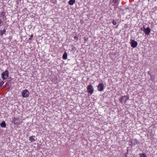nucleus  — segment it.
<instances>
[{"label":"nucleus","mask_w":157,"mask_h":157,"mask_svg":"<svg viewBox=\"0 0 157 157\" xmlns=\"http://www.w3.org/2000/svg\"><path fill=\"white\" fill-rule=\"evenodd\" d=\"M9 72L7 70H6L3 72L1 74L2 78H7L9 77Z\"/></svg>","instance_id":"1"},{"label":"nucleus","mask_w":157,"mask_h":157,"mask_svg":"<svg viewBox=\"0 0 157 157\" xmlns=\"http://www.w3.org/2000/svg\"><path fill=\"white\" fill-rule=\"evenodd\" d=\"M87 90L88 93L90 95L93 94L94 90L93 86L91 85L88 86L87 88Z\"/></svg>","instance_id":"2"},{"label":"nucleus","mask_w":157,"mask_h":157,"mask_svg":"<svg viewBox=\"0 0 157 157\" xmlns=\"http://www.w3.org/2000/svg\"><path fill=\"white\" fill-rule=\"evenodd\" d=\"M22 96L24 98H27L29 95V92L27 90L25 89L22 91Z\"/></svg>","instance_id":"3"},{"label":"nucleus","mask_w":157,"mask_h":157,"mask_svg":"<svg viewBox=\"0 0 157 157\" xmlns=\"http://www.w3.org/2000/svg\"><path fill=\"white\" fill-rule=\"evenodd\" d=\"M138 144V141L136 139H131L129 142V144L131 146L137 144Z\"/></svg>","instance_id":"4"},{"label":"nucleus","mask_w":157,"mask_h":157,"mask_svg":"<svg viewBox=\"0 0 157 157\" xmlns=\"http://www.w3.org/2000/svg\"><path fill=\"white\" fill-rule=\"evenodd\" d=\"M130 44L131 47L133 48H136L137 45V42L133 40H130Z\"/></svg>","instance_id":"5"},{"label":"nucleus","mask_w":157,"mask_h":157,"mask_svg":"<svg viewBox=\"0 0 157 157\" xmlns=\"http://www.w3.org/2000/svg\"><path fill=\"white\" fill-rule=\"evenodd\" d=\"M6 12L4 11H2L0 13V17L2 18L3 21H5L6 20V17L5 16Z\"/></svg>","instance_id":"6"},{"label":"nucleus","mask_w":157,"mask_h":157,"mask_svg":"<svg viewBox=\"0 0 157 157\" xmlns=\"http://www.w3.org/2000/svg\"><path fill=\"white\" fill-rule=\"evenodd\" d=\"M98 90L99 91H102L104 89V86L103 83H101L99 84L98 86Z\"/></svg>","instance_id":"7"},{"label":"nucleus","mask_w":157,"mask_h":157,"mask_svg":"<svg viewBox=\"0 0 157 157\" xmlns=\"http://www.w3.org/2000/svg\"><path fill=\"white\" fill-rule=\"evenodd\" d=\"M143 31L145 34L147 35H149L151 32V30L148 27L147 28H144Z\"/></svg>","instance_id":"8"},{"label":"nucleus","mask_w":157,"mask_h":157,"mask_svg":"<svg viewBox=\"0 0 157 157\" xmlns=\"http://www.w3.org/2000/svg\"><path fill=\"white\" fill-rule=\"evenodd\" d=\"M120 0H113V1H110V4H111L113 2L114 3V4L113 5V6H114L113 8H114V6L116 5H117L118 4V2Z\"/></svg>","instance_id":"9"},{"label":"nucleus","mask_w":157,"mask_h":157,"mask_svg":"<svg viewBox=\"0 0 157 157\" xmlns=\"http://www.w3.org/2000/svg\"><path fill=\"white\" fill-rule=\"evenodd\" d=\"M18 118L16 117H13L12 118V122L15 125H17L19 124V123L18 122Z\"/></svg>","instance_id":"10"},{"label":"nucleus","mask_w":157,"mask_h":157,"mask_svg":"<svg viewBox=\"0 0 157 157\" xmlns=\"http://www.w3.org/2000/svg\"><path fill=\"white\" fill-rule=\"evenodd\" d=\"M36 139L37 138L34 136H32L29 138V140L32 142H34Z\"/></svg>","instance_id":"11"},{"label":"nucleus","mask_w":157,"mask_h":157,"mask_svg":"<svg viewBox=\"0 0 157 157\" xmlns=\"http://www.w3.org/2000/svg\"><path fill=\"white\" fill-rule=\"evenodd\" d=\"M0 126L2 127L5 128L6 127V124L5 121H2L0 124Z\"/></svg>","instance_id":"12"},{"label":"nucleus","mask_w":157,"mask_h":157,"mask_svg":"<svg viewBox=\"0 0 157 157\" xmlns=\"http://www.w3.org/2000/svg\"><path fill=\"white\" fill-rule=\"evenodd\" d=\"M75 3V0H70L68 2L69 4L70 5H72Z\"/></svg>","instance_id":"13"},{"label":"nucleus","mask_w":157,"mask_h":157,"mask_svg":"<svg viewBox=\"0 0 157 157\" xmlns=\"http://www.w3.org/2000/svg\"><path fill=\"white\" fill-rule=\"evenodd\" d=\"M6 30L5 29H4L0 31V35L2 36L6 33Z\"/></svg>","instance_id":"14"},{"label":"nucleus","mask_w":157,"mask_h":157,"mask_svg":"<svg viewBox=\"0 0 157 157\" xmlns=\"http://www.w3.org/2000/svg\"><path fill=\"white\" fill-rule=\"evenodd\" d=\"M67 54L66 52H64L63 56V59H67Z\"/></svg>","instance_id":"15"},{"label":"nucleus","mask_w":157,"mask_h":157,"mask_svg":"<svg viewBox=\"0 0 157 157\" xmlns=\"http://www.w3.org/2000/svg\"><path fill=\"white\" fill-rule=\"evenodd\" d=\"M140 157H147V156L145 153H143L140 154Z\"/></svg>","instance_id":"16"},{"label":"nucleus","mask_w":157,"mask_h":157,"mask_svg":"<svg viewBox=\"0 0 157 157\" xmlns=\"http://www.w3.org/2000/svg\"><path fill=\"white\" fill-rule=\"evenodd\" d=\"M3 23V21H2L1 19H0V27L1 26V24H2Z\"/></svg>","instance_id":"17"},{"label":"nucleus","mask_w":157,"mask_h":157,"mask_svg":"<svg viewBox=\"0 0 157 157\" xmlns=\"http://www.w3.org/2000/svg\"><path fill=\"white\" fill-rule=\"evenodd\" d=\"M112 23L114 25H115L116 24V22L114 20H113Z\"/></svg>","instance_id":"18"},{"label":"nucleus","mask_w":157,"mask_h":157,"mask_svg":"<svg viewBox=\"0 0 157 157\" xmlns=\"http://www.w3.org/2000/svg\"><path fill=\"white\" fill-rule=\"evenodd\" d=\"M33 35H31L30 37L29 38V40H31L33 38Z\"/></svg>","instance_id":"19"},{"label":"nucleus","mask_w":157,"mask_h":157,"mask_svg":"<svg viewBox=\"0 0 157 157\" xmlns=\"http://www.w3.org/2000/svg\"><path fill=\"white\" fill-rule=\"evenodd\" d=\"M74 38L76 40H78V37L76 36H74Z\"/></svg>","instance_id":"20"},{"label":"nucleus","mask_w":157,"mask_h":157,"mask_svg":"<svg viewBox=\"0 0 157 157\" xmlns=\"http://www.w3.org/2000/svg\"><path fill=\"white\" fill-rule=\"evenodd\" d=\"M88 40V38H85V41H87Z\"/></svg>","instance_id":"21"},{"label":"nucleus","mask_w":157,"mask_h":157,"mask_svg":"<svg viewBox=\"0 0 157 157\" xmlns=\"http://www.w3.org/2000/svg\"><path fill=\"white\" fill-rule=\"evenodd\" d=\"M9 78H11L10 77H9Z\"/></svg>","instance_id":"22"},{"label":"nucleus","mask_w":157,"mask_h":157,"mask_svg":"<svg viewBox=\"0 0 157 157\" xmlns=\"http://www.w3.org/2000/svg\"><path fill=\"white\" fill-rule=\"evenodd\" d=\"M110 9H111V10H112V9L111 8H110Z\"/></svg>","instance_id":"23"},{"label":"nucleus","mask_w":157,"mask_h":157,"mask_svg":"<svg viewBox=\"0 0 157 157\" xmlns=\"http://www.w3.org/2000/svg\"><path fill=\"white\" fill-rule=\"evenodd\" d=\"M124 157H126V156Z\"/></svg>","instance_id":"24"}]
</instances>
